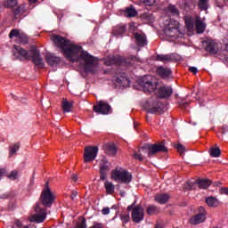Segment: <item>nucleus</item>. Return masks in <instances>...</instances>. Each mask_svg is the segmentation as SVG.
Returning a JSON list of instances; mask_svg holds the SVG:
<instances>
[{
    "mask_svg": "<svg viewBox=\"0 0 228 228\" xmlns=\"http://www.w3.org/2000/svg\"><path fill=\"white\" fill-rule=\"evenodd\" d=\"M51 40L53 42V45L60 49L68 61L76 63L79 61V60H82L85 63V72L95 74V65H97V59L93 55H90L88 52L83 51V46L76 45L70 41V39L60 35H52Z\"/></svg>",
    "mask_w": 228,
    "mask_h": 228,
    "instance_id": "f257e3e1",
    "label": "nucleus"
},
{
    "mask_svg": "<svg viewBox=\"0 0 228 228\" xmlns=\"http://www.w3.org/2000/svg\"><path fill=\"white\" fill-rule=\"evenodd\" d=\"M111 179L116 183L129 184L133 181V175L122 167H116L111 171Z\"/></svg>",
    "mask_w": 228,
    "mask_h": 228,
    "instance_id": "f03ea898",
    "label": "nucleus"
},
{
    "mask_svg": "<svg viewBox=\"0 0 228 228\" xmlns=\"http://www.w3.org/2000/svg\"><path fill=\"white\" fill-rule=\"evenodd\" d=\"M39 200L45 208H51L53 204H54V201L56 200V194L51 191V187H49V182L45 183V185L42 190Z\"/></svg>",
    "mask_w": 228,
    "mask_h": 228,
    "instance_id": "7ed1b4c3",
    "label": "nucleus"
},
{
    "mask_svg": "<svg viewBox=\"0 0 228 228\" xmlns=\"http://www.w3.org/2000/svg\"><path fill=\"white\" fill-rule=\"evenodd\" d=\"M139 85L142 86L144 94H151V92H154L158 88V79L148 75L139 80Z\"/></svg>",
    "mask_w": 228,
    "mask_h": 228,
    "instance_id": "20e7f679",
    "label": "nucleus"
},
{
    "mask_svg": "<svg viewBox=\"0 0 228 228\" xmlns=\"http://www.w3.org/2000/svg\"><path fill=\"white\" fill-rule=\"evenodd\" d=\"M93 110L99 115H111L113 113V109L111 105L105 101H99L93 106Z\"/></svg>",
    "mask_w": 228,
    "mask_h": 228,
    "instance_id": "39448f33",
    "label": "nucleus"
},
{
    "mask_svg": "<svg viewBox=\"0 0 228 228\" xmlns=\"http://www.w3.org/2000/svg\"><path fill=\"white\" fill-rule=\"evenodd\" d=\"M132 209V220L135 224H140L145 216V212H143V208L142 206L137 205L133 208V205L127 207V210L131 211Z\"/></svg>",
    "mask_w": 228,
    "mask_h": 228,
    "instance_id": "423d86ee",
    "label": "nucleus"
},
{
    "mask_svg": "<svg viewBox=\"0 0 228 228\" xmlns=\"http://www.w3.org/2000/svg\"><path fill=\"white\" fill-rule=\"evenodd\" d=\"M104 64L107 65V67H111V65H118V66H125L127 67L129 65V62L127 61L119 55L116 56H110L107 57L104 61Z\"/></svg>",
    "mask_w": 228,
    "mask_h": 228,
    "instance_id": "0eeeda50",
    "label": "nucleus"
},
{
    "mask_svg": "<svg viewBox=\"0 0 228 228\" xmlns=\"http://www.w3.org/2000/svg\"><path fill=\"white\" fill-rule=\"evenodd\" d=\"M97 152L99 148L97 146H87L84 151V163H91L95 158H97Z\"/></svg>",
    "mask_w": 228,
    "mask_h": 228,
    "instance_id": "6e6552de",
    "label": "nucleus"
},
{
    "mask_svg": "<svg viewBox=\"0 0 228 228\" xmlns=\"http://www.w3.org/2000/svg\"><path fill=\"white\" fill-rule=\"evenodd\" d=\"M159 152H168V149L165 147V142L154 143L151 144L148 147V156L149 158H152L155 154H159Z\"/></svg>",
    "mask_w": 228,
    "mask_h": 228,
    "instance_id": "1a4fd4ad",
    "label": "nucleus"
},
{
    "mask_svg": "<svg viewBox=\"0 0 228 228\" xmlns=\"http://www.w3.org/2000/svg\"><path fill=\"white\" fill-rule=\"evenodd\" d=\"M35 211L36 214L32 216V222H37V224H42V222H44V220L47 218V210L37 205L35 208Z\"/></svg>",
    "mask_w": 228,
    "mask_h": 228,
    "instance_id": "9d476101",
    "label": "nucleus"
},
{
    "mask_svg": "<svg viewBox=\"0 0 228 228\" xmlns=\"http://www.w3.org/2000/svg\"><path fill=\"white\" fill-rule=\"evenodd\" d=\"M200 211L201 213L196 214L192 216L190 219V223L191 225H199V224H202V222H206V210L203 207H200Z\"/></svg>",
    "mask_w": 228,
    "mask_h": 228,
    "instance_id": "9b49d317",
    "label": "nucleus"
},
{
    "mask_svg": "<svg viewBox=\"0 0 228 228\" xmlns=\"http://www.w3.org/2000/svg\"><path fill=\"white\" fill-rule=\"evenodd\" d=\"M178 55L175 53L169 54H157L155 57L156 61H162V63H170V61H177Z\"/></svg>",
    "mask_w": 228,
    "mask_h": 228,
    "instance_id": "f8f14e48",
    "label": "nucleus"
},
{
    "mask_svg": "<svg viewBox=\"0 0 228 228\" xmlns=\"http://www.w3.org/2000/svg\"><path fill=\"white\" fill-rule=\"evenodd\" d=\"M211 180L209 179H201L198 183H188L189 190H195V185L198 184L200 190H208L211 186Z\"/></svg>",
    "mask_w": 228,
    "mask_h": 228,
    "instance_id": "ddd939ff",
    "label": "nucleus"
},
{
    "mask_svg": "<svg viewBox=\"0 0 228 228\" xmlns=\"http://www.w3.org/2000/svg\"><path fill=\"white\" fill-rule=\"evenodd\" d=\"M30 53L32 54V61L37 67H40V65H43L44 60L42 57H40V52L38 51V48L37 46H31L30 47Z\"/></svg>",
    "mask_w": 228,
    "mask_h": 228,
    "instance_id": "4468645a",
    "label": "nucleus"
},
{
    "mask_svg": "<svg viewBox=\"0 0 228 228\" xmlns=\"http://www.w3.org/2000/svg\"><path fill=\"white\" fill-rule=\"evenodd\" d=\"M174 94L171 86H162L158 89L157 95L159 99H168Z\"/></svg>",
    "mask_w": 228,
    "mask_h": 228,
    "instance_id": "2eb2a0df",
    "label": "nucleus"
},
{
    "mask_svg": "<svg viewBox=\"0 0 228 228\" xmlns=\"http://www.w3.org/2000/svg\"><path fill=\"white\" fill-rule=\"evenodd\" d=\"M14 54H18L20 61H24V60H31V55H29V52H28V50L19 45H14Z\"/></svg>",
    "mask_w": 228,
    "mask_h": 228,
    "instance_id": "dca6fc26",
    "label": "nucleus"
},
{
    "mask_svg": "<svg viewBox=\"0 0 228 228\" xmlns=\"http://www.w3.org/2000/svg\"><path fill=\"white\" fill-rule=\"evenodd\" d=\"M195 28H196V33H198V35H202V33L206 31V23L202 21V20L200 19V16L195 17Z\"/></svg>",
    "mask_w": 228,
    "mask_h": 228,
    "instance_id": "f3484780",
    "label": "nucleus"
},
{
    "mask_svg": "<svg viewBox=\"0 0 228 228\" xmlns=\"http://www.w3.org/2000/svg\"><path fill=\"white\" fill-rule=\"evenodd\" d=\"M207 46L206 51L209 53V54H216L218 53V44L213 40L206 41Z\"/></svg>",
    "mask_w": 228,
    "mask_h": 228,
    "instance_id": "a211bd4d",
    "label": "nucleus"
},
{
    "mask_svg": "<svg viewBox=\"0 0 228 228\" xmlns=\"http://www.w3.org/2000/svg\"><path fill=\"white\" fill-rule=\"evenodd\" d=\"M135 45L138 47H145L147 45V36L144 34L134 33Z\"/></svg>",
    "mask_w": 228,
    "mask_h": 228,
    "instance_id": "6ab92c4d",
    "label": "nucleus"
},
{
    "mask_svg": "<svg viewBox=\"0 0 228 228\" xmlns=\"http://www.w3.org/2000/svg\"><path fill=\"white\" fill-rule=\"evenodd\" d=\"M157 74H159V77H162V79H167V77H170L172 75V70L168 68H165L163 66H160L157 69Z\"/></svg>",
    "mask_w": 228,
    "mask_h": 228,
    "instance_id": "aec40b11",
    "label": "nucleus"
},
{
    "mask_svg": "<svg viewBox=\"0 0 228 228\" xmlns=\"http://www.w3.org/2000/svg\"><path fill=\"white\" fill-rule=\"evenodd\" d=\"M103 150L109 156H115V154H117V146L113 142H109L103 145Z\"/></svg>",
    "mask_w": 228,
    "mask_h": 228,
    "instance_id": "412c9836",
    "label": "nucleus"
},
{
    "mask_svg": "<svg viewBox=\"0 0 228 228\" xmlns=\"http://www.w3.org/2000/svg\"><path fill=\"white\" fill-rule=\"evenodd\" d=\"M170 200V195L167 193L157 194L154 198V201L159 204H167Z\"/></svg>",
    "mask_w": 228,
    "mask_h": 228,
    "instance_id": "4be33fe9",
    "label": "nucleus"
},
{
    "mask_svg": "<svg viewBox=\"0 0 228 228\" xmlns=\"http://www.w3.org/2000/svg\"><path fill=\"white\" fill-rule=\"evenodd\" d=\"M14 19H20L23 16H26V7L24 5H20L13 10Z\"/></svg>",
    "mask_w": 228,
    "mask_h": 228,
    "instance_id": "5701e85b",
    "label": "nucleus"
},
{
    "mask_svg": "<svg viewBox=\"0 0 228 228\" xmlns=\"http://www.w3.org/2000/svg\"><path fill=\"white\" fill-rule=\"evenodd\" d=\"M159 213H161V209L155 205H150L146 208V214L149 216H154V215H159Z\"/></svg>",
    "mask_w": 228,
    "mask_h": 228,
    "instance_id": "b1692460",
    "label": "nucleus"
},
{
    "mask_svg": "<svg viewBox=\"0 0 228 228\" xmlns=\"http://www.w3.org/2000/svg\"><path fill=\"white\" fill-rule=\"evenodd\" d=\"M165 35L166 37H169L170 38H177L179 37V28H166Z\"/></svg>",
    "mask_w": 228,
    "mask_h": 228,
    "instance_id": "393cba45",
    "label": "nucleus"
},
{
    "mask_svg": "<svg viewBox=\"0 0 228 228\" xmlns=\"http://www.w3.org/2000/svg\"><path fill=\"white\" fill-rule=\"evenodd\" d=\"M108 172H110V167H108V165L103 164L100 167L101 181H106V177H108Z\"/></svg>",
    "mask_w": 228,
    "mask_h": 228,
    "instance_id": "a878e982",
    "label": "nucleus"
},
{
    "mask_svg": "<svg viewBox=\"0 0 228 228\" xmlns=\"http://www.w3.org/2000/svg\"><path fill=\"white\" fill-rule=\"evenodd\" d=\"M112 33L115 37L124 35V33H126V25H117L113 28Z\"/></svg>",
    "mask_w": 228,
    "mask_h": 228,
    "instance_id": "bb28decb",
    "label": "nucleus"
},
{
    "mask_svg": "<svg viewBox=\"0 0 228 228\" xmlns=\"http://www.w3.org/2000/svg\"><path fill=\"white\" fill-rule=\"evenodd\" d=\"M206 203L208 206V208H218L220 205V202H218V200L216 198L210 196L206 199Z\"/></svg>",
    "mask_w": 228,
    "mask_h": 228,
    "instance_id": "cd10ccee",
    "label": "nucleus"
},
{
    "mask_svg": "<svg viewBox=\"0 0 228 228\" xmlns=\"http://www.w3.org/2000/svg\"><path fill=\"white\" fill-rule=\"evenodd\" d=\"M124 13H125V17H129V18L136 17L138 15V12H136V9H134L133 5L126 7L125 9Z\"/></svg>",
    "mask_w": 228,
    "mask_h": 228,
    "instance_id": "c85d7f7f",
    "label": "nucleus"
},
{
    "mask_svg": "<svg viewBox=\"0 0 228 228\" xmlns=\"http://www.w3.org/2000/svg\"><path fill=\"white\" fill-rule=\"evenodd\" d=\"M45 60L48 65H50V67H53L60 63V58L55 57L54 55H46Z\"/></svg>",
    "mask_w": 228,
    "mask_h": 228,
    "instance_id": "c756f323",
    "label": "nucleus"
},
{
    "mask_svg": "<svg viewBox=\"0 0 228 228\" xmlns=\"http://www.w3.org/2000/svg\"><path fill=\"white\" fill-rule=\"evenodd\" d=\"M104 188L107 195H113L115 193V185L111 182H105Z\"/></svg>",
    "mask_w": 228,
    "mask_h": 228,
    "instance_id": "7c9ffc66",
    "label": "nucleus"
},
{
    "mask_svg": "<svg viewBox=\"0 0 228 228\" xmlns=\"http://www.w3.org/2000/svg\"><path fill=\"white\" fill-rule=\"evenodd\" d=\"M185 27L187 28L188 31H192V29L195 28V20H193V17L185 18Z\"/></svg>",
    "mask_w": 228,
    "mask_h": 228,
    "instance_id": "2f4dec72",
    "label": "nucleus"
},
{
    "mask_svg": "<svg viewBox=\"0 0 228 228\" xmlns=\"http://www.w3.org/2000/svg\"><path fill=\"white\" fill-rule=\"evenodd\" d=\"M209 154L212 158H220L222 151L218 147L212 146L209 150Z\"/></svg>",
    "mask_w": 228,
    "mask_h": 228,
    "instance_id": "473e14b6",
    "label": "nucleus"
},
{
    "mask_svg": "<svg viewBox=\"0 0 228 228\" xmlns=\"http://www.w3.org/2000/svg\"><path fill=\"white\" fill-rule=\"evenodd\" d=\"M143 154H147V151L145 149H141L134 153V159H137V161H143Z\"/></svg>",
    "mask_w": 228,
    "mask_h": 228,
    "instance_id": "72a5a7b5",
    "label": "nucleus"
},
{
    "mask_svg": "<svg viewBox=\"0 0 228 228\" xmlns=\"http://www.w3.org/2000/svg\"><path fill=\"white\" fill-rule=\"evenodd\" d=\"M20 149V142H16L13 145H11L9 147V156L12 158V156H15L17 154V151Z\"/></svg>",
    "mask_w": 228,
    "mask_h": 228,
    "instance_id": "f704fd0d",
    "label": "nucleus"
},
{
    "mask_svg": "<svg viewBox=\"0 0 228 228\" xmlns=\"http://www.w3.org/2000/svg\"><path fill=\"white\" fill-rule=\"evenodd\" d=\"M209 3V0H199L198 6L200 10L206 11L208 8V4Z\"/></svg>",
    "mask_w": 228,
    "mask_h": 228,
    "instance_id": "c9c22d12",
    "label": "nucleus"
},
{
    "mask_svg": "<svg viewBox=\"0 0 228 228\" xmlns=\"http://www.w3.org/2000/svg\"><path fill=\"white\" fill-rule=\"evenodd\" d=\"M62 110L63 111H65L66 113H69V111H70V110H72V103H70L69 101L67 100H63L62 101Z\"/></svg>",
    "mask_w": 228,
    "mask_h": 228,
    "instance_id": "e433bc0d",
    "label": "nucleus"
},
{
    "mask_svg": "<svg viewBox=\"0 0 228 228\" xmlns=\"http://www.w3.org/2000/svg\"><path fill=\"white\" fill-rule=\"evenodd\" d=\"M17 41L19 42V44H28V42H29V38H28V36L26 34L20 33L18 37Z\"/></svg>",
    "mask_w": 228,
    "mask_h": 228,
    "instance_id": "4c0bfd02",
    "label": "nucleus"
},
{
    "mask_svg": "<svg viewBox=\"0 0 228 228\" xmlns=\"http://www.w3.org/2000/svg\"><path fill=\"white\" fill-rule=\"evenodd\" d=\"M6 177L11 179V181H15V179L19 177V171L13 170L9 175L8 172H6Z\"/></svg>",
    "mask_w": 228,
    "mask_h": 228,
    "instance_id": "58836bf2",
    "label": "nucleus"
},
{
    "mask_svg": "<svg viewBox=\"0 0 228 228\" xmlns=\"http://www.w3.org/2000/svg\"><path fill=\"white\" fill-rule=\"evenodd\" d=\"M17 0H5L4 2V6H5V8H15Z\"/></svg>",
    "mask_w": 228,
    "mask_h": 228,
    "instance_id": "ea45409f",
    "label": "nucleus"
},
{
    "mask_svg": "<svg viewBox=\"0 0 228 228\" xmlns=\"http://www.w3.org/2000/svg\"><path fill=\"white\" fill-rule=\"evenodd\" d=\"M167 12L169 13H172L173 15L175 16H179V10L177 9V7H175V5H172L170 4L168 7H167Z\"/></svg>",
    "mask_w": 228,
    "mask_h": 228,
    "instance_id": "a19ab883",
    "label": "nucleus"
},
{
    "mask_svg": "<svg viewBox=\"0 0 228 228\" xmlns=\"http://www.w3.org/2000/svg\"><path fill=\"white\" fill-rule=\"evenodd\" d=\"M140 3H142L145 6H154L158 3V0H138Z\"/></svg>",
    "mask_w": 228,
    "mask_h": 228,
    "instance_id": "79ce46f5",
    "label": "nucleus"
},
{
    "mask_svg": "<svg viewBox=\"0 0 228 228\" xmlns=\"http://www.w3.org/2000/svg\"><path fill=\"white\" fill-rule=\"evenodd\" d=\"M20 36V31L17 28H13L11 30L10 34H9V38H19V37Z\"/></svg>",
    "mask_w": 228,
    "mask_h": 228,
    "instance_id": "37998d69",
    "label": "nucleus"
},
{
    "mask_svg": "<svg viewBox=\"0 0 228 228\" xmlns=\"http://www.w3.org/2000/svg\"><path fill=\"white\" fill-rule=\"evenodd\" d=\"M175 148L176 149L177 152L180 153V156H183L184 154V152L186 151V148L184 147V145L178 143L175 146Z\"/></svg>",
    "mask_w": 228,
    "mask_h": 228,
    "instance_id": "c03bdc74",
    "label": "nucleus"
},
{
    "mask_svg": "<svg viewBox=\"0 0 228 228\" xmlns=\"http://www.w3.org/2000/svg\"><path fill=\"white\" fill-rule=\"evenodd\" d=\"M174 28H176V29L179 28V21L177 20H170L169 24L166 28V29H172Z\"/></svg>",
    "mask_w": 228,
    "mask_h": 228,
    "instance_id": "a18cd8bd",
    "label": "nucleus"
},
{
    "mask_svg": "<svg viewBox=\"0 0 228 228\" xmlns=\"http://www.w3.org/2000/svg\"><path fill=\"white\" fill-rule=\"evenodd\" d=\"M120 219L123 222V224H127V222L131 220V216H129V213H125L120 215Z\"/></svg>",
    "mask_w": 228,
    "mask_h": 228,
    "instance_id": "49530a36",
    "label": "nucleus"
},
{
    "mask_svg": "<svg viewBox=\"0 0 228 228\" xmlns=\"http://www.w3.org/2000/svg\"><path fill=\"white\" fill-rule=\"evenodd\" d=\"M148 113H153L158 115V113H161V107H152L148 110Z\"/></svg>",
    "mask_w": 228,
    "mask_h": 228,
    "instance_id": "de8ad7c7",
    "label": "nucleus"
},
{
    "mask_svg": "<svg viewBox=\"0 0 228 228\" xmlns=\"http://www.w3.org/2000/svg\"><path fill=\"white\" fill-rule=\"evenodd\" d=\"M77 228H86V219L84 218L81 223L77 225Z\"/></svg>",
    "mask_w": 228,
    "mask_h": 228,
    "instance_id": "09e8293b",
    "label": "nucleus"
},
{
    "mask_svg": "<svg viewBox=\"0 0 228 228\" xmlns=\"http://www.w3.org/2000/svg\"><path fill=\"white\" fill-rule=\"evenodd\" d=\"M4 175L6 176V169L1 168L0 169V179H2V177H4Z\"/></svg>",
    "mask_w": 228,
    "mask_h": 228,
    "instance_id": "8fccbe9b",
    "label": "nucleus"
},
{
    "mask_svg": "<svg viewBox=\"0 0 228 228\" xmlns=\"http://www.w3.org/2000/svg\"><path fill=\"white\" fill-rule=\"evenodd\" d=\"M189 72H191L192 74H197V72H199V69H197V68L195 67H190Z\"/></svg>",
    "mask_w": 228,
    "mask_h": 228,
    "instance_id": "3c124183",
    "label": "nucleus"
},
{
    "mask_svg": "<svg viewBox=\"0 0 228 228\" xmlns=\"http://www.w3.org/2000/svg\"><path fill=\"white\" fill-rule=\"evenodd\" d=\"M89 228H102V224H101V223H94V225H92Z\"/></svg>",
    "mask_w": 228,
    "mask_h": 228,
    "instance_id": "603ef678",
    "label": "nucleus"
},
{
    "mask_svg": "<svg viewBox=\"0 0 228 228\" xmlns=\"http://www.w3.org/2000/svg\"><path fill=\"white\" fill-rule=\"evenodd\" d=\"M76 197H77V191H72L71 195H70L71 200H74V199H76Z\"/></svg>",
    "mask_w": 228,
    "mask_h": 228,
    "instance_id": "864d4df0",
    "label": "nucleus"
},
{
    "mask_svg": "<svg viewBox=\"0 0 228 228\" xmlns=\"http://www.w3.org/2000/svg\"><path fill=\"white\" fill-rule=\"evenodd\" d=\"M102 215H110V208H104L102 210Z\"/></svg>",
    "mask_w": 228,
    "mask_h": 228,
    "instance_id": "5fc2aeb1",
    "label": "nucleus"
},
{
    "mask_svg": "<svg viewBox=\"0 0 228 228\" xmlns=\"http://www.w3.org/2000/svg\"><path fill=\"white\" fill-rule=\"evenodd\" d=\"M124 80L127 81V78L123 77V79H120V77H117V80H116V81H117V83H118L119 85H122Z\"/></svg>",
    "mask_w": 228,
    "mask_h": 228,
    "instance_id": "6e6d98bb",
    "label": "nucleus"
},
{
    "mask_svg": "<svg viewBox=\"0 0 228 228\" xmlns=\"http://www.w3.org/2000/svg\"><path fill=\"white\" fill-rule=\"evenodd\" d=\"M221 193L224 195H228V188H221Z\"/></svg>",
    "mask_w": 228,
    "mask_h": 228,
    "instance_id": "4d7b16f0",
    "label": "nucleus"
},
{
    "mask_svg": "<svg viewBox=\"0 0 228 228\" xmlns=\"http://www.w3.org/2000/svg\"><path fill=\"white\" fill-rule=\"evenodd\" d=\"M14 224H15L16 227H22V223L20 221H19V220H16L14 222Z\"/></svg>",
    "mask_w": 228,
    "mask_h": 228,
    "instance_id": "13d9d810",
    "label": "nucleus"
},
{
    "mask_svg": "<svg viewBox=\"0 0 228 228\" xmlns=\"http://www.w3.org/2000/svg\"><path fill=\"white\" fill-rule=\"evenodd\" d=\"M71 179L76 183V181H77V175H72Z\"/></svg>",
    "mask_w": 228,
    "mask_h": 228,
    "instance_id": "bf43d9fd",
    "label": "nucleus"
},
{
    "mask_svg": "<svg viewBox=\"0 0 228 228\" xmlns=\"http://www.w3.org/2000/svg\"><path fill=\"white\" fill-rule=\"evenodd\" d=\"M37 1H38V0H28V3L30 4H35V3H37Z\"/></svg>",
    "mask_w": 228,
    "mask_h": 228,
    "instance_id": "052dcab7",
    "label": "nucleus"
},
{
    "mask_svg": "<svg viewBox=\"0 0 228 228\" xmlns=\"http://www.w3.org/2000/svg\"><path fill=\"white\" fill-rule=\"evenodd\" d=\"M131 60H134V61H140L139 59L136 58V57H134V56L131 57Z\"/></svg>",
    "mask_w": 228,
    "mask_h": 228,
    "instance_id": "680f3d73",
    "label": "nucleus"
}]
</instances>
